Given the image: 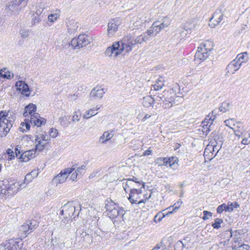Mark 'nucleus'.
<instances>
[{"instance_id": "1", "label": "nucleus", "mask_w": 250, "mask_h": 250, "mask_svg": "<svg viewBox=\"0 0 250 250\" xmlns=\"http://www.w3.org/2000/svg\"><path fill=\"white\" fill-rule=\"evenodd\" d=\"M147 32H144L133 40L131 35L125 37L121 41L115 42L111 46L107 48L105 54L108 57H116L121 54L123 51L128 53L132 50L136 44H141L150 39Z\"/></svg>"}, {"instance_id": "2", "label": "nucleus", "mask_w": 250, "mask_h": 250, "mask_svg": "<svg viewBox=\"0 0 250 250\" xmlns=\"http://www.w3.org/2000/svg\"><path fill=\"white\" fill-rule=\"evenodd\" d=\"M103 230L101 229L95 228V229H88L87 233L82 229H78L76 232L75 239L73 244V247H81L87 244L92 243L94 237L101 238L107 239L108 236L103 235Z\"/></svg>"}, {"instance_id": "3", "label": "nucleus", "mask_w": 250, "mask_h": 250, "mask_svg": "<svg viewBox=\"0 0 250 250\" xmlns=\"http://www.w3.org/2000/svg\"><path fill=\"white\" fill-rule=\"evenodd\" d=\"M16 114L12 111H0V136L5 137L12 127Z\"/></svg>"}, {"instance_id": "4", "label": "nucleus", "mask_w": 250, "mask_h": 250, "mask_svg": "<svg viewBox=\"0 0 250 250\" xmlns=\"http://www.w3.org/2000/svg\"><path fill=\"white\" fill-rule=\"evenodd\" d=\"M105 208L109 217L115 221H121L125 212L124 210L119 208L111 199H107L105 201Z\"/></svg>"}, {"instance_id": "5", "label": "nucleus", "mask_w": 250, "mask_h": 250, "mask_svg": "<svg viewBox=\"0 0 250 250\" xmlns=\"http://www.w3.org/2000/svg\"><path fill=\"white\" fill-rule=\"evenodd\" d=\"M86 208H82L81 205H78L77 206H74L67 203L65 204L61 211L62 215H64V217L66 219L72 220L75 219L76 217L82 216V211H86Z\"/></svg>"}, {"instance_id": "6", "label": "nucleus", "mask_w": 250, "mask_h": 250, "mask_svg": "<svg viewBox=\"0 0 250 250\" xmlns=\"http://www.w3.org/2000/svg\"><path fill=\"white\" fill-rule=\"evenodd\" d=\"M175 95L169 91H164L155 97L156 101L163 103L162 106L165 108H169L175 104Z\"/></svg>"}, {"instance_id": "7", "label": "nucleus", "mask_w": 250, "mask_h": 250, "mask_svg": "<svg viewBox=\"0 0 250 250\" xmlns=\"http://www.w3.org/2000/svg\"><path fill=\"white\" fill-rule=\"evenodd\" d=\"M210 136L211 138L210 139L209 145L205 149V153L208 152L209 150L210 152L213 155L215 153V156L218 153L219 150L221 147V141L220 140V136L215 132L211 133Z\"/></svg>"}, {"instance_id": "8", "label": "nucleus", "mask_w": 250, "mask_h": 250, "mask_svg": "<svg viewBox=\"0 0 250 250\" xmlns=\"http://www.w3.org/2000/svg\"><path fill=\"white\" fill-rule=\"evenodd\" d=\"M35 137V151H41L44 148L45 146L49 143L48 137L46 133L41 130V128L36 131Z\"/></svg>"}, {"instance_id": "9", "label": "nucleus", "mask_w": 250, "mask_h": 250, "mask_svg": "<svg viewBox=\"0 0 250 250\" xmlns=\"http://www.w3.org/2000/svg\"><path fill=\"white\" fill-rule=\"evenodd\" d=\"M3 185V192L6 194H13L16 193L23 184L19 185L14 179H6L1 181Z\"/></svg>"}, {"instance_id": "10", "label": "nucleus", "mask_w": 250, "mask_h": 250, "mask_svg": "<svg viewBox=\"0 0 250 250\" xmlns=\"http://www.w3.org/2000/svg\"><path fill=\"white\" fill-rule=\"evenodd\" d=\"M92 38L86 34H81L77 38L73 39L69 46L71 45L75 49H79L86 46L92 42Z\"/></svg>"}, {"instance_id": "11", "label": "nucleus", "mask_w": 250, "mask_h": 250, "mask_svg": "<svg viewBox=\"0 0 250 250\" xmlns=\"http://www.w3.org/2000/svg\"><path fill=\"white\" fill-rule=\"evenodd\" d=\"M142 193L141 189L138 190H132L129 193V196L128 198L129 201L131 204H138L145 203L149 198H150L152 192L150 193L148 196L145 195L144 198L141 199V195Z\"/></svg>"}, {"instance_id": "12", "label": "nucleus", "mask_w": 250, "mask_h": 250, "mask_svg": "<svg viewBox=\"0 0 250 250\" xmlns=\"http://www.w3.org/2000/svg\"><path fill=\"white\" fill-rule=\"evenodd\" d=\"M137 178L134 177L133 179H128L123 183V188L126 192L132 191V190H138L144 187L143 182L137 181Z\"/></svg>"}, {"instance_id": "13", "label": "nucleus", "mask_w": 250, "mask_h": 250, "mask_svg": "<svg viewBox=\"0 0 250 250\" xmlns=\"http://www.w3.org/2000/svg\"><path fill=\"white\" fill-rule=\"evenodd\" d=\"M76 167L74 166L71 168H67L62 170L60 173L55 176L52 180V184L57 186L59 184L64 183L68 176L71 173Z\"/></svg>"}, {"instance_id": "14", "label": "nucleus", "mask_w": 250, "mask_h": 250, "mask_svg": "<svg viewBox=\"0 0 250 250\" xmlns=\"http://www.w3.org/2000/svg\"><path fill=\"white\" fill-rule=\"evenodd\" d=\"M19 242L11 239L0 244V250H19Z\"/></svg>"}, {"instance_id": "15", "label": "nucleus", "mask_w": 250, "mask_h": 250, "mask_svg": "<svg viewBox=\"0 0 250 250\" xmlns=\"http://www.w3.org/2000/svg\"><path fill=\"white\" fill-rule=\"evenodd\" d=\"M121 23V21L119 18L111 19L110 21L108 24V35L109 37H112L114 35Z\"/></svg>"}, {"instance_id": "16", "label": "nucleus", "mask_w": 250, "mask_h": 250, "mask_svg": "<svg viewBox=\"0 0 250 250\" xmlns=\"http://www.w3.org/2000/svg\"><path fill=\"white\" fill-rule=\"evenodd\" d=\"M223 14L221 10H216L210 20L209 26L211 28H214L218 25L223 19Z\"/></svg>"}, {"instance_id": "17", "label": "nucleus", "mask_w": 250, "mask_h": 250, "mask_svg": "<svg viewBox=\"0 0 250 250\" xmlns=\"http://www.w3.org/2000/svg\"><path fill=\"white\" fill-rule=\"evenodd\" d=\"M106 91L107 89L103 85L97 86L91 91L90 96L95 98L101 99Z\"/></svg>"}, {"instance_id": "18", "label": "nucleus", "mask_w": 250, "mask_h": 250, "mask_svg": "<svg viewBox=\"0 0 250 250\" xmlns=\"http://www.w3.org/2000/svg\"><path fill=\"white\" fill-rule=\"evenodd\" d=\"M15 86L22 94H24L26 96H29L30 93L28 92L29 91L28 85L24 82L19 81L16 82Z\"/></svg>"}, {"instance_id": "19", "label": "nucleus", "mask_w": 250, "mask_h": 250, "mask_svg": "<svg viewBox=\"0 0 250 250\" xmlns=\"http://www.w3.org/2000/svg\"><path fill=\"white\" fill-rule=\"evenodd\" d=\"M241 65V62H238L235 59L228 65L227 69L229 73L233 74L240 68Z\"/></svg>"}, {"instance_id": "20", "label": "nucleus", "mask_w": 250, "mask_h": 250, "mask_svg": "<svg viewBox=\"0 0 250 250\" xmlns=\"http://www.w3.org/2000/svg\"><path fill=\"white\" fill-rule=\"evenodd\" d=\"M158 21H154L151 27H149L147 32L150 37L154 36L157 34L159 33L163 29H161V26L159 25Z\"/></svg>"}, {"instance_id": "21", "label": "nucleus", "mask_w": 250, "mask_h": 250, "mask_svg": "<svg viewBox=\"0 0 250 250\" xmlns=\"http://www.w3.org/2000/svg\"><path fill=\"white\" fill-rule=\"evenodd\" d=\"M241 240L237 239L232 244V250H250V246L246 244H242Z\"/></svg>"}, {"instance_id": "22", "label": "nucleus", "mask_w": 250, "mask_h": 250, "mask_svg": "<svg viewBox=\"0 0 250 250\" xmlns=\"http://www.w3.org/2000/svg\"><path fill=\"white\" fill-rule=\"evenodd\" d=\"M171 238H164L162 239L160 242L157 243L154 247L156 250H168L169 247L167 246V242L170 241Z\"/></svg>"}, {"instance_id": "23", "label": "nucleus", "mask_w": 250, "mask_h": 250, "mask_svg": "<svg viewBox=\"0 0 250 250\" xmlns=\"http://www.w3.org/2000/svg\"><path fill=\"white\" fill-rule=\"evenodd\" d=\"M36 105L33 104H30L27 106H26L24 108V111L23 113V116L25 117H28L29 118L28 116L30 115V117L32 115H35L36 113L35 112L36 110Z\"/></svg>"}, {"instance_id": "24", "label": "nucleus", "mask_w": 250, "mask_h": 250, "mask_svg": "<svg viewBox=\"0 0 250 250\" xmlns=\"http://www.w3.org/2000/svg\"><path fill=\"white\" fill-rule=\"evenodd\" d=\"M208 118H206L204 121L202 122V127L203 128L202 131L205 135H207L210 131V127L213 124V122H210V120H208Z\"/></svg>"}, {"instance_id": "25", "label": "nucleus", "mask_w": 250, "mask_h": 250, "mask_svg": "<svg viewBox=\"0 0 250 250\" xmlns=\"http://www.w3.org/2000/svg\"><path fill=\"white\" fill-rule=\"evenodd\" d=\"M39 114L38 113L32 115V116L30 117V122L38 127H40L42 124H44L45 122L44 121V119H42V120L41 119H39Z\"/></svg>"}, {"instance_id": "26", "label": "nucleus", "mask_w": 250, "mask_h": 250, "mask_svg": "<svg viewBox=\"0 0 250 250\" xmlns=\"http://www.w3.org/2000/svg\"><path fill=\"white\" fill-rule=\"evenodd\" d=\"M5 9L8 12H10L15 15L18 14L21 11L16 3L14 2L13 0L6 5Z\"/></svg>"}, {"instance_id": "27", "label": "nucleus", "mask_w": 250, "mask_h": 250, "mask_svg": "<svg viewBox=\"0 0 250 250\" xmlns=\"http://www.w3.org/2000/svg\"><path fill=\"white\" fill-rule=\"evenodd\" d=\"M33 152V150L24 151L21 154L19 158L23 162H27L35 157V153Z\"/></svg>"}, {"instance_id": "28", "label": "nucleus", "mask_w": 250, "mask_h": 250, "mask_svg": "<svg viewBox=\"0 0 250 250\" xmlns=\"http://www.w3.org/2000/svg\"><path fill=\"white\" fill-rule=\"evenodd\" d=\"M232 233L231 231L229 230L226 231L224 233L222 234V236L225 235L227 236V239L226 240L220 241L219 244L216 245H214V246L212 248H217L218 247H222L223 246H227L229 244V238L232 236Z\"/></svg>"}, {"instance_id": "29", "label": "nucleus", "mask_w": 250, "mask_h": 250, "mask_svg": "<svg viewBox=\"0 0 250 250\" xmlns=\"http://www.w3.org/2000/svg\"><path fill=\"white\" fill-rule=\"evenodd\" d=\"M71 227L72 220L64 218L61 222L60 228L63 230L68 231Z\"/></svg>"}, {"instance_id": "30", "label": "nucleus", "mask_w": 250, "mask_h": 250, "mask_svg": "<svg viewBox=\"0 0 250 250\" xmlns=\"http://www.w3.org/2000/svg\"><path fill=\"white\" fill-rule=\"evenodd\" d=\"M31 232L30 229H28V225L27 224L26 222L20 228L19 233L21 234V237L24 238Z\"/></svg>"}, {"instance_id": "31", "label": "nucleus", "mask_w": 250, "mask_h": 250, "mask_svg": "<svg viewBox=\"0 0 250 250\" xmlns=\"http://www.w3.org/2000/svg\"><path fill=\"white\" fill-rule=\"evenodd\" d=\"M28 225L30 232L33 231L39 226V222L37 219H31L26 221Z\"/></svg>"}, {"instance_id": "32", "label": "nucleus", "mask_w": 250, "mask_h": 250, "mask_svg": "<svg viewBox=\"0 0 250 250\" xmlns=\"http://www.w3.org/2000/svg\"><path fill=\"white\" fill-rule=\"evenodd\" d=\"M13 77L14 74L13 73L11 74V72L6 68H3L0 69V77L4 79H11Z\"/></svg>"}, {"instance_id": "33", "label": "nucleus", "mask_w": 250, "mask_h": 250, "mask_svg": "<svg viewBox=\"0 0 250 250\" xmlns=\"http://www.w3.org/2000/svg\"><path fill=\"white\" fill-rule=\"evenodd\" d=\"M112 132L113 131H111L110 132L108 131L104 132L103 135L99 138V142L101 143H105L109 140L113 136Z\"/></svg>"}, {"instance_id": "34", "label": "nucleus", "mask_w": 250, "mask_h": 250, "mask_svg": "<svg viewBox=\"0 0 250 250\" xmlns=\"http://www.w3.org/2000/svg\"><path fill=\"white\" fill-rule=\"evenodd\" d=\"M70 116H63L59 118V121L60 125L64 127H67L71 124Z\"/></svg>"}, {"instance_id": "35", "label": "nucleus", "mask_w": 250, "mask_h": 250, "mask_svg": "<svg viewBox=\"0 0 250 250\" xmlns=\"http://www.w3.org/2000/svg\"><path fill=\"white\" fill-rule=\"evenodd\" d=\"M157 21L159 22V25L161 26V29H164L170 24V19L167 16L164 17L161 20Z\"/></svg>"}, {"instance_id": "36", "label": "nucleus", "mask_w": 250, "mask_h": 250, "mask_svg": "<svg viewBox=\"0 0 250 250\" xmlns=\"http://www.w3.org/2000/svg\"><path fill=\"white\" fill-rule=\"evenodd\" d=\"M100 107L96 106L95 108H93L87 110L85 114L83 115V117L84 119H89L90 117L96 115L97 114L95 111L98 110Z\"/></svg>"}, {"instance_id": "37", "label": "nucleus", "mask_w": 250, "mask_h": 250, "mask_svg": "<svg viewBox=\"0 0 250 250\" xmlns=\"http://www.w3.org/2000/svg\"><path fill=\"white\" fill-rule=\"evenodd\" d=\"M209 55V54H208L207 52L200 53V50H197L194 57L195 60L204 61L208 58Z\"/></svg>"}, {"instance_id": "38", "label": "nucleus", "mask_w": 250, "mask_h": 250, "mask_svg": "<svg viewBox=\"0 0 250 250\" xmlns=\"http://www.w3.org/2000/svg\"><path fill=\"white\" fill-rule=\"evenodd\" d=\"M164 85V79L163 78H159L154 84L152 85L154 90L157 91L162 89Z\"/></svg>"}, {"instance_id": "39", "label": "nucleus", "mask_w": 250, "mask_h": 250, "mask_svg": "<svg viewBox=\"0 0 250 250\" xmlns=\"http://www.w3.org/2000/svg\"><path fill=\"white\" fill-rule=\"evenodd\" d=\"M182 204L183 202L181 200H179L178 201L175 203L172 207H170L167 208V209L169 210L167 213V214H169L173 213V212L176 211V210L180 207Z\"/></svg>"}, {"instance_id": "40", "label": "nucleus", "mask_w": 250, "mask_h": 250, "mask_svg": "<svg viewBox=\"0 0 250 250\" xmlns=\"http://www.w3.org/2000/svg\"><path fill=\"white\" fill-rule=\"evenodd\" d=\"M241 143L244 145H247L250 144V131H246L243 133V136L242 137Z\"/></svg>"}, {"instance_id": "41", "label": "nucleus", "mask_w": 250, "mask_h": 250, "mask_svg": "<svg viewBox=\"0 0 250 250\" xmlns=\"http://www.w3.org/2000/svg\"><path fill=\"white\" fill-rule=\"evenodd\" d=\"M24 122H23V123H21V126L19 128L20 131L21 132H24V131H26V130L24 128V127H25L26 130H29L30 128V123H31L30 122V120H29V118H26L24 120Z\"/></svg>"}, {"instance_id": "42", "label": "nucleus", "mask_w": 250, "mask_h": 250, "mask_svg": "<svg viewBox=\"0 0 250 250\" xmlns=\"http://www.w3.org/2000/svg\"><path fill=\"white\" fill-rule=\"evenodd\" d=\"M38 175V170H34L30 173H28L25 177L24 180L27 182H30L33 179L36 177Z\"/></svg>"}, {"instance_id": "43", "label": "nucleus", "mask_w": 250, "mask_h": 250, "mask_svg": "<svg viewBox=\"0 0 250 250\" xmlns=\"http://www.w3.org/2000/svg\"><path fill=\"white\" fill-rule=\"evenodd\" d=\"M202 46L206 48L208 52H210L213 50L214 47V43L212 41L208 40L201 44Z\"/></svg>"}, {"instance_id": "44", "label": "nucleus", "mask_w": 250, "mask_h": 250, "mask_svg": "<svg viewBox=\"0 0 250 250\" xmlns=\"http://www.w3.org/2000/svg\"><path fill=\"white\" fill-rule=\"evenodd\" d=\"M155 101H156L155 98L153 99L151 96H147L144 97L143 104L144 106H148L151 105Z\"/></svg>"}, {"instance_id": "45", "label": "nucleus", "mask_w": 250, "mask_h": 250, "mask_svg": "<svg viewBox=\"0 0 250 250\" xmlns=\"http://www.w3.org/2000/svg\"><path fill=\"white\" fill-rule=\"evenodd\" d=\"M235 59L238 61V62H241V64L242 63L246 62L248 60V54L247 52H244L241 54H238Z\"/></svg>"}, {"instance_id": "46", "label": "nucleus", "mask_w": 250, "mask_h": 250, "mask_svg": "<svg viewBox=\"0 0 250 250\" xmlns=\"http://www.w3.org/2000/svg\"><path fill=\"white\" fill-rule=\"evenodd\" d=\"M230 104L225 101L223 102L219 107V111L223 113L229 110Z\"/></svg>"}, {"instance_id": "47", "label": "nucleus", "mask_w": 250, "mask_h": 250, "mask_svg": "<svg viewBox=\"0 0 250 250\" xmlns=\"http://www.w3.org/2000/svg\"><path fill=\"white\" fill-rule=\"evenodd\" d=\"M240 206L238 203L235 202L233 203H228V205H226V211L231 212L233 210V208H236Z\"/></svg>"}, {"instance_id": "48", "label": "nucleus", "mask_w": 250, "mask_h": 250, "mask_svg": "<svg viewBox=\"0 0 250 250\" xmlns=\"http://www.w3.org/2000/svg\"><path fill=\"white\" fill-rule=\"evenodd\" d=\"M168 159H169V167L173 169H175L176 165L178 164V158L177 157H172L168 158Z\"/></svg>"}, {"instance_id": "49", "label": "nucleus", "mask_w": 250, "mask_h": 250, "mask_svg": "<svg viewBox=\"0 0 250 250\" xmlns=\"http://www.w3.org/2000/svg\"><path fill=\"white\" fill-rule=\"evenodd\" d=\"M14 2H15L17 6L21 10L23 7H24L29 0H13Z\"/></svg>"}, {"instance_id": "50", "label": "nucleus", "mask_w": 250, "mask_h": 250, "mask_svg": "<svg viewBox=\"0 0 250 250\" xmlns=\"http://www.w3.org/2000/svg\"><path fill=\"white\" fill-rule=\"evenodd\" d=\"M30 31L27 29H21L19 31V34L23 39H26L29 36Z\"/></svg>"}, {"instance_id": "51", "label": "nucleus", "mask_w": 250, "mask_h": 250, "mask_svg": "<svg viewBox=\"0 0 250 250\" xmlns=\"http://www.w3.org/2000/svg\"><path fill=\"white\" fill-rule=\"evenodd\" d=\"M186 244L184 243L183 241H178L174 244L175 250H183Z\"/></svg>"}, {"instance_id": "52", "label": "nucleus", "mask_w": 250, "mask_h": 250, "mask_svg": "<svg viewBox=\"0 0 250 250\" xmlns=\"http://www.w3.org/2000/svg\"><path fill=\"white\" fill-rule=\"evenodd\" d=\"M146 21L145 20L142 19L139 17H137L136 21L133 23V25H135V27L139 28Z\"/></svg>"}, {"instance_id": "53", "label": "nucleus", "mask_w": 250, "mask_h": 250, "mask_svg": "<svg viewBox=\"0 0 250 250\" xmlns=\"http://www.w3.org/2000/svg\"><path fill=\"white\" fill-rule=\"evenodd\" d=\"M223 222L222 219L216 218L215 219L214 223L212 224V226L214 229H219L221 227V224Z\"/></svg>"}, {"instance_id": "54", "label": "nucleus", "mask_w": 250, "mask_h": 250, "mask_svg": "<svg viewBox=\"0 0 250 250\" xmlns=\"http://www.w3.org/2000/svg\"><path fill=\"white\" fill-rule=\"evenodd\" d=\"M167 215V213L165 215L164 213H159L155 216L154 220L155 222H159L165 216Z\"/></svg>"}, {"instance_id": "55", "label": "nucleus", "mask_w": 250, "mask_h": 250, "mask_svg": "<svg viewBox=\"0 0 250 250\" xmlns=\"http://www.w3.org/2000/svg\"><path fill=\"white\" fill-rule=\"evenodd\" d=\"M246 132V130L243 129H235L234 130V134L236 136L238 137L239 139L243 136V133Z\"/></svg>"}, {"instance_id": "56", "label": "nucleus", "mask_w": 250, "mask_h": 250, "mask_svg": "<svg viewBox=\"0 0 250 250\" xmlns=\"http://www.w3.org/2000/svg\"><path fill=\"white\" fill-rule=\"evenodd\" d=\"M217 114L215 110H213L211 113H210L208 115L207 117L208 118V120H210V122H213L214 119H215V116Z\"/></svg>"}, {"instance_id": "57", "label": "nucleus", "mask_w": 250, "mask_h": 250, "mask_svg": "<svg viewBox=\"0 0 250 250\" xmlns=\"http://www.w3.org/2000/svg\"><path fill=\"white\" fill-rule=\"evenodd\" d=\"M59 17V15L56 13L51 14L48 16V20L50 22H54Z\"/></svg>"}, {"instance_id": "58", "label": "nucleus", "mask_w": 250, "mask_h": 250, "mask_svg": "<svg viewBox=\"0 0 250 250\" xmlns=\"http://www.w3.org/2000/svg\"><path fill=\"white\" fill-rule=\"evenodd\" d=\"M41 21V19L39 18V16H35L32 19L31 21V26H35L36 24L39 23Z\"/></svg>"}, {"instance_id": "59", "label": "nucleus", "mask_w": 250, "mask_h": 250, "mask_svg": "<svg viewBox=\"0 0 250 250\" xmlns=\"http://www.w3.org/2000/svg\"><path fill=\"white\" fill-rule=\"evenodd\" d=\"M58 134V130L56 129H54L52 128L50 129L49 131V136L50 137L54 138L57 136Z\"/></svg>"}, {"instance_id": "60", "label": "nucleus", "mask_w": 250, "mask_h": 250, "mask_svg": "<svg viewBox=\"0 0 250 250\" xmlns=\"http://www.w3.org/2000/svg\"><path fill=\"white\" fill-rule=\"evenodd\" d=\"M164 161H165L164 158H157L155 160V163L159 167L163 166L164 165Z\"/></svg>"}, {"instance_id": "61", "label": "nucleus", "mask_w": 250, "mask_h": 250, "mask_svg": "<svg viewBox=\"0 0 250 250\" xmlns=\"http://www.w3.org/2000/svg\"><path fill=\"white\" fill-rule=\"evenodd\" d=\"M7 154L8 155V160H11L15 157V153L11 149L9 148L7 150Z\"/></svg>"}, {"instance_id": "62", "label": "nucleus", "mask_w": 250, "mask_h": 250, "mask_svg": "<svg viewBox=\"0 0 250 250\" xmlns=\"http://www.w3.org/2000/svg\"><path fill=\"white\" fill-rule=\"evenodd\" d=\"M86 169V166L85 165H82L81 167H79L77 170L76 171L78 173V174L82 175V174L85 172Z\"/></svg>"}, {"instance_id": "63", "label": "nucleus", "mask_w": 250, "mask_h": 250, "mask_svg": "<svg viewBox=\"0 0 250 250\" xmlns=\"http://www.w3.org/2000/svg\"><path fill=\"white\" fill-rule=\"evenodd\" d=\"M226 205L225 204H223L220 206H219L217 208V212L218 213H221L224 210L226 211Z\"/></svg>"}, {"instance_id": "64", "label": "nucleus", "mask_w": 250, "mask_h": 250, "mask_svg": "<svg viewBox=\"0 0 250 250\" xmlns=\"http://www.w3.org/2000/svg\"><path fill=\"white\" fill-rule=\"evenodd\" d=\"M204 216L202 219L204 220H206L208 218V216L211 217L212 216V213L211 212L205 210L203 211Z\"/></svg>"}]
</instances>
